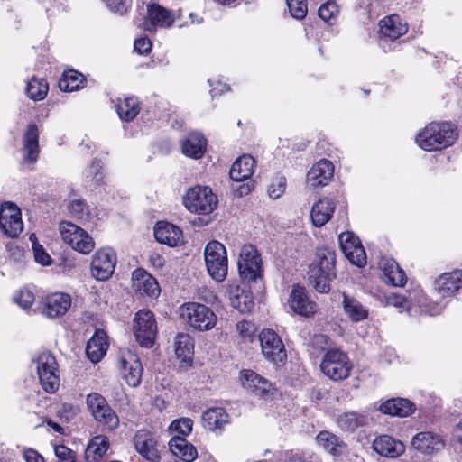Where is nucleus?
Masks as SVG:
<instances>
[{"label":"nucleus","mask_w":462,"mask_h":462,"mask_svg":"<svg viewBox=\"0 0 462 462\" xmlns=\"http://www.w3.org/2000/svg\"><path fill=\"white\" fill-rule=\"evenodd\" d=\"M102 163L98 160H94L86 170V177L91 178L96 183H100L104 178L102 172Z\"/></svg>","instance_id":"4d7b16f0"},{"label":"nucleus","mask_w":462,"mask_h":462,"mask_svg":"<svg viewBox=\"0 0 462 462\" xmlns=\"http://www.w3.org/2000/svg\"><path fill=\"white\" fill-rule=\"evenodd\" d=\"M135 450L146 460L157 462L160 458L157 449V440L154 435L146 430H138L133 439Z\"/></svg>","instance_id":"f3484780"},{"label":"nucleus","mask_w":462,"mask_h":462,"mask_svg":"<svg viewBox=\"0 0 462 462\" xmlns=\"http://www.w3.org/2000/svg\"><path fill=\"white\" fill-rule=\"evenodd\" d=\"M60 232L62 240L75 251L86 254H89L95 247L92 236L83 228L71 222L62 221L60 224Z\"/></svg>","instance_id":"1a4fd4ad"},{"label":"nucleus","mask_w":462,"mask_h":462,"mask_svg":"<svg viewBox=\"0 0 462 462\" xmlns=\"http://www.w3.org/2000/svg\"><path fill=\"white\" fill-rule=\"evenodd\" d=\"M353 364L347 354L338 348H328L320 363L321 372L330 380L339 382L350 375Z\"/></svg>","instance_id":"20e7f679"},{"label":"nucleus","mask_w":462,"mask_h":462,"mask_svg":"<svg viewBox=\"0 0 462 462\" xmlns=\"http://www.w3.org/2000/svg\"><path fill=\"white\" fill-rule=\"evenodd\" d=\"M217 198L208 186H195L187 190L183 196L185 208L196 214L208 215L217 206Z\"/></svg>","instance_id":"39448f33"},{"label":"nucleus","mask_w":462,"mask_h":462,"mask_svg":"<svg viewBox=\"0 0 462 462\" xmlns=\"http://www.w3.org/2000/svg\"><path fill=\"white\" fill-rule=\"evenodd\" d=\"M353 253V257H348V261L358 267H363L366 263V254L362 245L356 247Z\"/></svg>","instance_id":"680f3d73"},{"label":"nucleus","mask_w":462,"mask_h":462,"mask_svg":"<svg viewBox=\"0 0 462 462\" xmlns=\"http://www.w3.org/2000/svg\"><path fill=\"white\" fill-rule=\"evenodd\" d=\"M227 423H229V415L223 408H210L202 414V425L208 430L221 431Z\"/></svg>","instance_id":"7c9ffc66"},{"label":"nucleus","mask_w":462,"mask_h":462,"mask_svg":"<svg viewBox=\"0 0 462 462\" xmlns=\"http://www.w3.org/2000/svg\"><path fill=\"white\" fill-rule=\"evenodd\" d=\"M134 332L141 346L152 347L157 333L153 313L148 310H139L134 318Z\"/></svg>","instance_id":"f8f14e48"},{"label":"nucleus","mask_w":462,"mask_h":462,"mask_svg":"<svg viewBox=\"0 0 462 462\" xmlns=\"http://www.w3.org/2000/svg\"><path fill=\"white\" fill-rule=\"evenodd\" d=\"M285 462H319V459L312 453L291 451L287 454Z\"/></svg>","instance_id":"6e6d98bb"},{"label":"nucleus","mask_w":462,"mask_h":462,"mask_svg":"<svg viewBox=\"0 0 462 462\" xmlns=\"http://www.w3.org/2000/svg\"><path fill=\"white\" fill-rule=\"evenodd\" d=\"M134 49L139 54H148L152 49V42L147 37H141L134 41Z\"/></svg>","instance_id":"e2e57ef3"},{"label":"nucleus","mask_w":462,"mask_h":462,"mask_svg":"<svg viewBox=\"0 0 462 462\" xmlns=\"http://www.w3.org/2000/svg\"><path fill=\"white\" fill-rule=\"evenodd\" d=\"M116 109L122 121L131 122L140 112V103L137 97H127L123 99H118Z\"/></svg>","instance_id":"58836bf2"},{"label":"nucleus","mask_w":462,"mask_h":462,"mask_svg":"<svg viewBox=\"0 0 462 462\" xmlns=\"http://www.w3.org/2000/svg\"><path fill=\"white\" fill-rule=\"evenodd\" d=\"M317 443L326 451L338 456L345 451L346 445L337 436L328 431H321L316 438Z\"/></svg>","instance_id":"ea45409f"},{"label":"nucleus","mask_w":462,"mask_h":462,"mask_svg":"<svg viewBox=\"0 0 462 462\" xmlns=\"http://www.w3.org/2000/svg\"><path fill=\"white\" fill-rule=\"evenodd\" d=\"M171 453L185 462H192L198 456L196 448L183 437L173 436L169 441Z\"/></svg>","instance_id":"473e14b6"},{"label":"nucleus","mask_w":462,"mask_h":462,"mask_svg":"<svg viewBox=\"0 0 462 462\" xmlns=\"http://www.w3.org/2000/svg\"><path fill=\"white\" fill-rule=\"evenodd\" d=\"M84 76L76 70L65 71L59 80V88L65 92H72L82 87Z\"/></svg>","instance_id":"79ce46f5"},{"label":"nucleus","mask_w":462,"mask_h":462,"mask_svg":"<svg viewBox=\"0 0 462 462\" xmlns=\"http://www.w3.org/2000/svg\"><path fill=\"white\" fill-rule=\"evenodd\" d=\"M342 307L345 314L353 322H360L367 319L368 310L356 299L343 293Z\"/></svg>","instance_id":"4c0bfd02"},{"label":"nucleus","mask_w":462,"mask_h":462,"mask_svg":"<svg viewBox=\"0 0 462 462\" xmlns=\"http://www.w3.org/2000/svg\"><path fill=\"white\" fill-rule=\"evenodd\" d=\"M107 347L106 334L103 330H97L87 343V356L92 363L97 364L104 357Z\"/></svg>","instance_id":"c756f323"},{"label":"nucleus","mask_w":462,"mask_h":462,"mask_svg":"<svg viewBox=\"0 0 462 462\" xmlns=\"http://www.w3.org/2000/svg\"><path fill=\"white\" fill-rule=\"evenodd\" d=\"M106 6L113 12L120 14H124L127 10V6L122 0H104Z\"/></svg>","instance_id":"338daca9"},{"label":"nucleus","mask_w":462,"mask_h":462,"mask_svg":"<svg viewBox=\"0 0 462 462\" xmlns=\"http://www.w3.org/2000/svg\"><path fill=\"white\" fill-rule=\"evenodd\" d=\"M334 176V165L327 160L321 159L312 165L307 172V185L311 188L327 186Z\"/></svg>","instance_id":"a211bd4d"},{"label":"nucleus","mask_w":462,"mask_h":462,"mask_svg":"<svg viewBox=\"0 0 462 462\" xmlns=\"http://www.w3.org/2000/svg\"><path fill=\"white\" fill-rule=\"evenodd\" d=\"M24 159L34 162L39 156V131L35 124H30L23 134Z\"/></svg>","instance_id":"2f4dec72"},{"label":"nucleus","mask_w":462,"mask_h":462,"mask_svg":"<svg viewBox=\"0 0 462 462\" xmlns=\"http://www.w3.org/2000/svg\"><path fill=\"white\" fill-rule=\"evenodd\" d=\"M154 236L159 243L171 247L178 246L183 242V235L180 228L163 221L156 224L154 227Z\"/></svg>","instance_id":"a878e982"},{"label":"nucleus","mask_w":462,"mask_h":462,"mask_svg":"<svg viewBox=\"0 0 462 462\" xmlns=\"http://www.w3.org/2000/svg\"><path fill=\"white\" fill-rule=\"evenodd\" d=\"M68 210L70 216L81 221L82 223L88 222L90 220V215L88 206L82 199H73L68 204Z\"/></svg>","instance_id":"49530a36"},{"label":"nucleus","mask_w":462,"mask_h":462,"mask_svg":"<svg viewBox=\"0 0 462 462\" xmlns=\"http://www.w3.org/2000/svg\"><path fill=\"white\" fill-rule=\"evenodd\" d=\"M236 330L243 338L251 340L255 333V327L254 323L243 320L236 324Z\"/></svg>","instance_id":"bf43d9fd"},{"label":"nucleus","mask_w":462,"mask_h":462,"mask_svg":"<svg viewBox=\"0 0 462 462\" xmlns=\"http://www.w3.org/2000/svg\"><path fill=\"white\" fill-rule=\"evenodd\" d=\"M48 89V83L45 79L32 77L27 82L26 94L32 100L40 101L45 98Z\"/></svg>","instance_id":"37998d69"},{"label":"nucleus","mask_w":462,"mask_h":462,"mask_svg":"<svg viewBox=\"0 0 462 462\" xmlns=\"http://www.w3.org/2000/svg\"><path fill=\"white\" fill-rule=\"evenodd\" d=\"M208 274L216 282H222L227 275L228 260L225 246L218 241H210L204 250Z\"/></svg>","instance_id":"423d86ee"},{"label":"nucleus","mask_w":462,"mask_h":462,"mask_svg":"<svg viewBox=\"0 0 462 462\" xmlns=\"http://www.w3.org/2000/svg\"><path fill=\"white\" fill-rule=\"evenodd\" d=\"M237 265L239 275L244 281H256L262 275V258L253 245H245L241 247Z\"/></svg>","instance_id":"6e6552de"},{"label":"nucleus","mask_w":462,"mask_h":462,"mask_svg":"<svg viewBox=\"0 0 462 462\" xmlns=\"http://www.w3.org/2000/svg\"><path fill=\"white\" fill-rule=\"evenodd\" d=\"M175 353L180 361L188 364L191 362L194 353V343L189 334H177L175 337Z\"/></svg>","instance_id":"a19ab883"},{"label":"nucleus","mask_w":462,"mask_h":462,"mask_svg":"<svg viewBox=\"0 0 462 462\" xmlns=\"http://www.w3.org/2000/svg\"><path fill=\"white\" fill-rule=\"evenodd\" d=\"M384 302L386 305L398 308L400 311L409 310L411 306L409 300L404 296L396 293L385 294Z\"/></svg>","instance_id":"5fc2aeb1"},{"label":"nucleus","mask_w":462,"mask_h":462,"mask_svg":"<svg viewBox=\"0 0 462 462\" xmlns=\"http://www.w3.org/2000/svg\"><path fill=\"white\" fill-rule=\"evenodd\" d=\"M116 263V254L110 248L97 250L91 261V275L97 281L108 280Z\"/></svg>","instance_id":"ddd939ff"},{"label":"nucleus","mask_w":462,"mask_h":462,"mask_svg":"<svg viewBox=\"0 0 462 462\" xmlns=\"http://www.w3.org/2000/svg\"><path fill=\"white\" fill-rule=\"evenodd\" d=\"M86 403L94 419L109 430L116 429L119 424V419L111 409L106 400L97 393H89Z\"/></svg>","instance_id":"9d476101"},{"label":"nucleus","mask_w":462,"mask_h":462,"mask_svg":"<svg viewBox=\"0 0 462 462\" xmlns=\"http://www.w3.org/2000/svg\"><path fill=\"white\" fill-rule=\"evenodd\" d=\"M408 31L406 23H403L398 14H391L379 22V33L382 38L391 41L397 40Z\"/></svg>","instance_id":"b1692460"},{"label":"nucleus","mask_w":462,"mask_h":462,"mask_svg":"<svg viewBox=\"0 0 462 462\" xmlns=\"http://www.w3.org/2000/svg\"><path fill=\"white\" fill-rule=\"evenodd\" d=\"M335 202L328 198L320 199L311 208L310 217L313 225L317 227L323 226L332 217L335 211Z\"/></svg>","instance_id":"c85d7f7f"},{"label":"nucleus","mask_w":462,"mask_h":462,"mask_svg":"<svg viewBox=\"0 0 462 462\" xmlns=\"http://www.w3.org/2000/svg\"><path fill=\"white\" fill-rule=\"evenodd\" d=\"M380 411L385 414L407 417L414 411V404L408 399H391L380 405Z\"/></svg>","instance_id":"c9c22d12"},{"label":"nucleus","mask_w":462,"mask_h":462,"mask_svg":"<svg viewBox=\"0 0 462 462\" xmlns=\"http://www.w3.org/2000/svg\"><path fill=\"white\" fill-rule=\"evenodd\" d=\"M193 421L189 418H181L173 420L170 425V430L175 436L185 437L192 430Z\"/></svg>","instance_id":"09e8293b"},{"label":"nucleus","mask_w":462,"mask_h":462,"mask_svg":"<svg viewBox=\"0 0 462 462\" xmlns=\"http://www.w3.org/2000/svg\"><path fill=\"white\" fill-rule=\"evenodd\" d=\"M174 23V16L171 11L157 5L152 4L148 5V20L143 23L145 31L152 32L157 27L169 28Z\"/></svg>","instance_id":"aec40b11"},{"label":"nucleus","mask_w":462,"mask_h":462,"mask_svg":"<svg viewBox=\"0 0 462 462\" xmlns=\"http://www.w3.org/2000/svg\"><path fill=\"white\" fill-rule=\"evenodd\" d=\"M286 178L282 175L275 176L268 187V194L270 198L279 199L286 189Z\"/></svg>","instance_id":"3c124183"},{"label":"nucleus","mask_w":462,"mask_h":462,"mask_svg":"<svg viewBox=\"0 0 462 462\" xmlns=\"http://www.w3.org/2000/svg\"><path fill=\"white\" fill-rule=\"evenodd\" d=\"M365 416L355 411L345 412L337 419L339 428L346 431H354L365 423Z\"/></svg>","instance_id":"c03bdc74"},{"label":"nucleus","mask_w":462,"mask_h":462,"mask_svg":"<svg viewBox=\"0 0 462 462\" xmlns=\"http://www.w3.org/2000/svg\"><path fill=\"white\" fill-rule=\"evenodd\" d=\"M77 412V409L70 403H63L61 404L60 410L58 411V415L60 419H65L69 421L72 417L75 416Z\"/></svg>","instance_id":"69168bd1"},{"label":"nucleus","mask_w":462,"mask_h":462,"mask_svg":"<svg viewBox=\"0 0 462 462\" xmlns=\"http://www.w3.org/2000/svg\"><path fill=\"white\" fill-rule=\"evenodd\" d=\"M23 458L26 462H44L43 457L32 448L24 449Z\"/></svg>","instance_id":"774afa93"},{"label":"nucleus","mask_w":462,"mask_h":462,"mask_svg":"<svg viewBox=\"0 0 462 462\" xmlns=\"http://www.w3.org/2000/svg\"><path fill=\"white\" fill-rule=\"evenodd\" d=\"M385 282L394 287H402L407 281L405 273L392 258L383 257L379 262Z\"/></svg>","instance_id":"cd10ccee"},{"label":"nucleus","mask_w":462,"mask_h":462,"mask_svg":"<svg viewBox=\"0 0 462 462\" xmlns=\"http://www.w3.org/2000/svg\"><path fill=\"white\" fill-rule=\"evenodd\" d=\"M259 341L263 356L276 365H281L287 358L284 344L273 329H264L259 334Z\"/></svg>","instance_id":"9b49d317"},{"label":"nucleus","mask_w":462,"mask_h":462,"mask_svg":"<svg viewBox=\"0 0 462 462\" xmlns=\"http://www.w3.org/2000/svg\"><path fill=\"white\" fill-rule=\"evenodd\" d=\"M0 228L10 237H16L23 231L20 208L12 202H5L0 208Z\"/></svg>","instance_id":"4468645a"},{"label":"nucleus","mask_w":462,"mask_h":462,"mask_svg":"<svg viewBox=\"0 0 462 462\" xmlns=\"http://www.w3.org/2000/svg\"><path fill=\"white\" fill-rule=\"evenodd\" d=\"M288 304L291 310L301 316L307 317L316 311L315 302L309 299L306 290L299 285L293 286Z\"/></svg>","instance_id":"412c9836"},{"label":"nucleus","mask_w":462,"mask_h":462,"mask_svg":"<svg viewBox=\"0 0 462 462\" xmlns=\"http://www.w3.org/2000/svg\"><path fill=\"white\" fill-rule=\"evenodd\" d=\"M255 161L251 155L240 156L232 165L229 175L236 182H242L249 179L253 172Z\"/></svg>","instance_id":"f704fd0d"},{"label":"nucleus","mask_w":462,"mask_h":462,"mask_svg":"<svg viewBox=\"0 0 462 462\" xmlns=\"http://www.w3.org/2000/svg\"><path fill=\"white\" fill-rule=\"evenodd\" d=\"M14 300L23 309H27L32 305L34 295L27 289L21 290L19 293L14 296Z\"/></svg>","instance_id":"13d9d810"},{"label":"nucleus","mask_w":462,"mask_h":462,"mask_svg":"<svg viewBox=\"0 0 462 462\" xmlns=\"http://www.w3.org/2000/svg\"><path fill=\"white\" fill-rule=\"evenodd\" d=\"M289 11L292 17L301 20L308 13L306 0H286Z\"/></svg>","instance_id":"864d4df0"},{"label":"nucleus","mask_w":462,"mask_h":462,"mask_svg":"<svg viewBox=\"0 0 462 462\" xmlns=\"http://www.w3.org/2000/svg\"><path fill=\"white\" fill-rule=\"evenodd\" d=\"M336 253L330 247H319L309 266L310 284L320 293L330 291V282L336 278Z\"/></svg>","instance_id":"f257e3e1"},{"label":"nucleus","mask_w":462,"mask_h":462,"mask_svg":"<svg viewBox=\"0 0 462 462\" xmlns=\"http://www.w3.org/2000/svg\"><path fill=\"white\" fill-rule=\"evenodd\" d=\"M109 439L104 435H98L91 439L87 447V455H93V460L97 461L108 450Z\"/></svg>","instance_id":"a18cd8bd"},{"label":"nucleus","mask_w":462,"mask_h":462,"mask_svg":"<svg viewBox=\"0 0 462 462\" xmlns=\"http://www.w3.org/2000/svg\"><path fill=\"white\" fill-rule=\"evenodd\" d=\"M462 287V271L456 270L445 273L439 276L435 282V291L441 298L451 297Z\"/></svg>","instance_id":"4be33fe9"},{"label":"nucleus","mask_w":462,"mask_h":462,"mask_svg":"<svg viewBox=\"0 0 462 462\" xmlns=\"http://www.w3.org/2000/svg\"><path fill=\"white\" fill-rule=\"evenodd\" d=\"M373 448L382 457L396 458L405 451V446L389 435H382L373 441Z\"/></svg>","instance_id":"393cba45"},{"label":"nucleus","mask_w":462,"mask_h":462,"mask_svg":"<svg viewBox=\"0 0 462 462\" xmlns=\"http://www.w3.org/2000/svg\"><path fill=\"white\" fill-rule=\"evenodd\" d=\"M133 289L142 296L157 298L160 294V286L154 277L144 269H136L132 274Z\"/></svg>","instance_id":"6ab92c4d"},{"label":"nucleus","mask_w":462,"mask_h":462,"mask_svg":"<svg viewBox=\"0 0 462 462\" xmlns=\"http://www.w3.org/2000/svg\"><path fill=\"white\" fill-rule=\"evenodd\" d=\"M457 137L455 126L448 122H432L416 136V143L425 151H437L448 147Z\"/></svg>","instance_id":"f03ea898"},{"label":"nucleus","mask_w":462,"mask_h":462,"mask_svg":"<svg viewBox=\"0 0 462 462\" xmlns=\"http://www.w3.org/2000/svg\"><path fill=\"white\" fill-rule=\"evenodd\" d=\"M426 301H427V299H425V298H422L421 300H420V301H419L420 307L422 309L423 311H426L427 313H429L431 316L439 314L445 307L444 304H439V303L427 304Z\"/></svg>","instance_id":"0e129e2a"},{"label":"nucleus","mask_w":462,"mask_h":462,"mask_svg":"<svg viewBox=\"0 0 462 462\" xmlns=\"http://www.w3.org/2000/svg\"><path fill=\"white\" fill-rule=\"evenodd\" d=\"M207 141L199 133H191L182 143V152L185 155L199 159L206 151Z\"/></svg>","instance_id":"e433bc0d"},{"label":"nucleus","mask_w":462,"mask_h":462,"mask_svg":"<svg viewBox=\"0 0 462 462\" xmlns=\"http://www.w3.org/2000/svg\"><path fill=\"white\" fill-rule=\"evenodd\" d=\"M239 380L242 386L254 393L255 395L266 393L271 389V383L250 369H245L240 372Z\"/></svg>","instance_id":"bb28decb"},{"label":"nucleus","mask_w":462,"mask_h":462,"mask_svg":"<svg viewBox=\"0 0 462 462\" xmlns=\"http://www.w3.org/2000/svg\"><path fill=\"white\" fill-rule=\"evenodd\" d=\"M54 452L58 462H75L72 450L64 445L55 446Z\"/></svg>","instance_id":"052dcab7"},{"label":"nucleus","mask_w":462,"mask_h":462,"mask_svg":"<svg viewBox=\"0 0 462 462\" xmlns=\"http://www.w3.org/2000/svg\"><path fill=\"white\" fill-rule=\"evenodd\" d=\"M338 14V7L333 1L323 4L319 9V16L328 23H333Z\"/></svg>","instance_id":"603ef678"},{"label":"nucleus","mask_w":462,"mask_h":462,"mask_svg":"<svg viewBox=\"0 0 462 462\" xmlns=\"http://www.w3.org/2000/svg\"><path fill=\"white\" fill-rule=\"evenodd\" d=\"M340 248L346 258L353 257V253L356 247L361 245L357 236L352 232H343L338 236Z\"/></svg>","instance_id":"de8ad7c7"},{"label":"nucleus","mask_w":462,"mask_h":462,"mask_svg":"<svg viewBox=\"0 0 462 462\" xmlns=\"http://www.w3.org/2000/svg\"><path fill=\"white\" fill-rule=\"evenodd\" d=\"M37 373L42 389L49 393H54L60 387L58 364L54 356L46 351L41 353L37 359Z\"/></svg>","instance_id":"0eeeda50"},{"label":"nucleus","mask_w":462,"mask_h":462,"mask_svg":"<svg viewBox=\"0 0 462 462\" xmlns=\"http://www.w3.org/2000/svg\"><path fill=\"white\" fill-rule=\"evenodd\" d=\"M119 365L122 376L129 386L136 387L140 384L143 366L138 356L131 351H122L119 357Z\"/></svg>","instance_id":"2eb2a0df"},{"label":"nucleus","mask_w":462,"mask_h":462,"mask_svg":"<svg viewBox=\"0 0 462 462\" xmlns=\"http://www.w3.org/2000/svg\"><path fill=\"white\" fill-rule=\"evenodd\" d=\"M181 319L199 331L212 329L217 323V315L208 306L198 302H187L180 307Z\"/></svg>","instance_id":"7ed1b4c3"},{"label":"nucleus","mask_w":462,"mask_h":462,"mask_svg":"<svg viewBox=\"0 0 462 462\" xmlns=\"http://www.w3.org/2000/svg\"><path fill=\"white\" fill-rule=\"evenodd\" d=\"M70 305L71 299L69 294L52 293L45 298L42 313L49 318H57L64 315Z\"/></svg>","instance_id":"5701e85b"},{"label":"nucleus","mask_w":462,"mask_h":462,"mask_svg":"<svg viewBox=\"0 0 462 462\" xmlns=\"http://www.w3.org/2000/svg\"><path fill=\"white\" fill-rule=\"evenodd\" d=\"M229 300L231 306L241 313L250 312L254 306L251 292L237 285L230 288Z\"/></svg>","instance_id":"72a5a7b5"},{"label":"nucleus","mask_w":462,"mask_h":462,"mask_svg":"<svg viewBox=\"0 0 462 462\" xmlns=\"http://www.w3.org/2000/svg\"><path fill=\"white\" fill-rule=\"evenodd\" d=\"M411 446L423 455L432 456L444 448L445 441L436 433L421 431L413 436Z\"/></svg>","instance_id":"dca6fc26"},{"label":"nucleus","mask_w":462,"mask_h":462,"mask_svg":"<svg viewBox=\"0 0 462 462\" xmlns=\"http://www.w3.org/2000/svg\"><path fill=\"white\" fill-rule=\"evenodd\" d=\"M30 240L32 244V251L34 254L35 261L42 265H50L51 263V256L45 252L42 245H41L36 239V236L32 234L30 236Z\"/></svg>","instance_id":"8fccbe9b"}]
</instances>
